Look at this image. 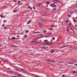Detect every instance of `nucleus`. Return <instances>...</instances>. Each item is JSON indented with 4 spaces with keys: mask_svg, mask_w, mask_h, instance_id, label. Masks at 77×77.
<instances>
[{
    "mask_svg": "<svg viewBox=\"0 0 77 77\" xmlns=\"http://www.w3.org/2000/svg\"><path fill=\"white\" fill-rule=\"evenodd\" d=\"M5 62H8V60H6L5 61Z\"/></svg>",
    "mask_w": 77,
    "mask_h": 77,
    "instance_id": "obj_45",
    "label": "nucleus"
},
{
    "mask_svg": "<svg viewBox=\"0 0 77 77\" xmlns=\"http://www.w3.org/2000/svg\"><path fill=\"white\" fill-rule=\"evenodd\" d=\"M30 9H31V10H32V8L31 7V8H30Z\"/></svg>",
    "mask_w": 77,
    "mask_h": 77,
    "instance_id": "obj_54",
    "label": "nucleus"
},
{
    "mask_svg": "<svg viewBox=\"0 0 77 77\" xmlns=\"http://www.w3.org/2000/svg\"><path fill=\"white\" fill-rule=\"evenodd\" d=\"M4 29H6V30H7V29H8V28H7L5 27H4Z\"/></svg>",
    "mask_w": 77,
    "mask_h": 77,
    "instance_id": "obj_28",
    "label": "nucleus"
},
{
    "mask_svg": "<svg viewBox=\"0 0 77 77\" xmlns=\"http://www.w3.org/2000/svg\"><path fill=\"white\" fill-rule=\"evenodd\" d=\"M66 23H68V21L66 20Z\"/></svg>",
    "mask_w": 77,
    "mask_h": 77,
    "instance_id": "obj_35",
    "label": "nucleus"
},
{
    "mask_svg": "<svg viewBox=\"0 0 77 77\" xmlns=\"http://www.w3.org/2000/svg\"><path fill=\"white\" fill-rule=\"evenodd\" d=\"M50 29H51V30H53V28H51Z\"/></svg>",
    "mask_w": 77,
    "mask_h": 77,
    "instance_id": "obj_60",
    "label": "nucleus"
},
{
    "mask_svg": "<svg viewBox=\"0 0 77 77\" xmlns=\"http://www.w3.org/2000/svg\"><path fill=\"white\" fill-rule=\"evenodd\" d=\"M50 61H51V60H47V62H50Z\"/></svg>",
    "mask_w": 77,
    "mask_h": 77,
    "instance_id": "obj_21",
    "label": "nucleus"
},
{
    "mask_svg": "<svg viewBox=\"0 0 77 77\" xmlns=\"http://www.w3.org/2000/svg\"><path fill=\"white\" fill-rule=\"evenodd\" d=\"M9 73H10L11 74H12V73H13V72H12V71H9L8 72Z\"/></svg>",
    "mask_w": 77,
    "mask_h": 77,
    "instance_id": "obj_11",
    "label": "nucleus"
},
{
    "mask_svg": "<svg viewBox=\"0 0 77 77\" xmlns=\"http://www.w3.org/2000/svg\"><path fill=\"white\" fill-rule=\"evenodd\" d=\"M4 22H5V23H6V22H7V21H5V20H4Z\"/></svg>",
    "mask_w": 77,
    "mask_h": 77,
    "instance_id": "obj_44",
    "label": "nucleus"
},
{
    "mask_svg": "<svg viewBox=\"0 0 77 77\" xmlns=\"http://www.w3.org/2000/svg\"><path fill=\"white\" fill-rule=\"evenodd\" d=\"M15 70H16V71H19V70H18L16 69H15Z\"/></svg>",
    "mask_w": 77,
    "mask_h": 77,
    "instance_id": "obj_38",
    "label": "nucleus"
},
{
    "mask_svg": "<svg viewBox=\"0 0 77 77\" xmlns=\"http://www.w3.org/2000/svg\"><path fill=\"white\" fill-rule=\"evenodd\" d=\"M46 45H50V42H48L46 43Z\"/></svg>",
    "mask_w": 77,
    "mask_h": 77,
    "instance_id": "obj_2",
    "label": "nucleus"
},
{
    "mask_svg": "<svg viewBox=\"0 0 77 77\" xmlns=\"http://www.w3.org/2000/svg\"><path fill=\"white\" fill-rule=\"evenodd\" d=\"M0 17H1L2 18H5V17L3 16L2 14L0 15Z\"/></svg>",
    "mask_w": 77,
    "mask_h": 77,
    "instance_id": "obj_8",
    "label": "nucleus"
},
{
    "mask_svg": "<svg viewBox=\"0 0 77 77\" xmlns=\"http://www.w3.org/2000/svg\"><path fill=\"white\" fill-rule=\"evenodd\" d=\"M50 27H54V26H50Z\"/></svg>",
    "mask_w": 77,
    "mask_h": 77,
    "instance_id": "obj_46",
    "label": "nucleus"
},
{
    "mask_svg": "<svg viewBox=\"0 0 77 77\" xmlns=\"http://www.w3.org/2000/svg\"><path fill=\"white\" fill-rule=\"evenodd\" d=\"M34 33L35 34V33H38V32H35Z\"/></svg>",
    "mask_w": 77,
    "mask_h": 77,
    "instance_id": "obj_37",
    "label": "nucleus"
},
{
    "mask_svg": "<svg viewBox=\"0 0 77 77\" xmlns=\"http://www.w3.org/2000/svg\"><path fill=\"white\" fill-rule=\"evenodd\" d=\"M31 7L30 6H29L28 7V8H29H29H30Z\"/></svg>",
    "mask_w": 77,
    "mask_h": 77,
    "instance_id": "obj_34",
    "label": "nucleus"
},
{
    "mask_svg": "<svg viewBox=\"0 0 77 77\" xmlns=\"http://www.w3.org/2000/svg\"><path fill=\"white\" fill-rule=\"evenodd\" d=\"M20 3H21V2H20V1H19V2L18 3V4H20Z\"/></svg>",
    "mask_w": 77,
    "mask_h": 77,
    "instance_id": "obj_39",
    "label": "nucleus"
},
{
    "mask_svg": "<svg viewBox=\"0 0 77 77\" xmlns=\"http://www.w3.org/2000/svg\"><path fill=\"white\" fill-rule=\"evenodd\" d=\"M18 75V76H21V75L20 74Z\"/></svg>",
    "mask_w": 77,
    "mask_h": 77,
    "instance_id": "obj_51",
    "label": "nucleus"
},
{
    "mask_svg": "<svg viewBox=\"0 0 77 77\" xmlns=\"http://www.w3.org/2000/svg\"><path fill=\"white\" fill-rule=\"evenodd\" d=\"M42 48H44V49H46V48L44 47H42Z\"/></svg>",
    "mask_w": 77,
    "mask_h": 77,
    "instance_id": "obj_24",
    "label": "nucleus"
},
{
    "mask_svg": "<svg viewBox=\"0 0 77 77\" xmlns=\"http://www.w3.org/2000/svg\"><path fill=\"white\" fill-rule=\"evenodd\" d=\"M44 36H41L39 37V39H40V38H44Z\"/></svg>",
    "mask_w": 77,
    "mask_h": 77,
    "instance_id": "obj_18",
    "label": "nucleus"
},
{
    "mask_svg": "<svg viewBox=\"0 0 77 77\" xmlns=\"http://www.w3.org/2000/svg\"><path fill=\"white\" fill-rule=\"evenodd\" d=\"M54 7H55V8H56V5H53L52 6V8H54Z\"/></svg>",
    "mask_w": 77,
    "mask_h": 77,
    "instance_id": "obj_15",
    "label": "nucleus"
},
{
    "mask_svg": "<svg viewBox=\"0 0 77 77\" xmlns=\"http://www.w3.org/2000/svg\"><path fill=\"white\" fill-rule=\"evenodd\" d=\"M45 38H48V36H45Z\"/></svg>",
    "mask_w": 77,
    "mask_h": 77,
    "instance_id": "obj_61",
    "label": "nucleus"
},
{
    "mask_svg": "<svg viewBox=\"0 0 77 77\" xmlns=\"http://www.w3.org/2000/svg\"><path fill=\"white\" fill-rule=\"evenodd\" d=\"M45 32H47V31H43V33H45Z\"/></svg>",
    "mask_w": 77,
    "mask_h": 77,
    "instance_id": "obj_19",
    "label": "nucleus"
},
{
    "mask_svg": "<svg viewBox=\"0 0 77 77\" xmlns=\"http://www.w3.org/2000/svg\"><path fill=\"white\" fill-rule=\"evenodd\" d=\"M50 52H51V53H53L54 52V50H52V51H51Z\"/></svg>",
    "mask_w": 77,
    "mask_h": 77,
    "instance_id": "obj_5",
    "label": "nucleus"
},
{
    "mask_svg": "<svg viewBox=\"0 0 77 77\" xmlns=\"http://www.w3.org/2000/svg\"><path fill=\"white\" fill-rule=\"evenodd\" d=\"M68 45H66L65 46H64V47H68Z\"/></svg>",
    "mask_w": 77,
    "mask_h": 77,
    "instance_id": "obj_32",
    "label": "nucleus"
},
{
    "mask_svg": "<svg viewBox=\"0 0 77 77\" xmlns=\"http://www.w3.org/2000/svg\"><path fill=\"white\" fill-rule=\"evenodd\" d=\"M52 5H52V4H51V5L50 6H51H51H52Z\"/></svg>",
    "mask_w": 77,
    "mask_h": 77,
    "instance_id": "obj_56",
    "label": "nucleus"
},
{
    "mask_svg": "<svg viewBox=\"0 0 77 77\" xmlns=\"http://www.w3.org/2000/svg\"><path fill=\"white\" fill-rule=\"evenodd\" d=\"M16 37H20V36H17Z\"/></svg>",
    "mask_w": 77,
    "mask_h": 77,
    "instance_id": "obj_40",
    "label": "nucleus"
},
{
    "mask_svg": "<svg viewBox=\"0 0 77 77\" xmlns=\"http://www.w3.org/2000/svg\"><path fill=\"white\" fill-rule=\"evenodd\" d=\"M68 63L69 64H71V63Z\"/></svg>",
    "mask_w": 77,
    "mask_h": 77,
    "instance_id": "obj_36",
    "label": "nucleus"
},
{
    "mask_svg": "<svg viewBox=\"0 0 77 77\" xmlns=\"http://www.w3.org/2000/svg\"><path fill=\"white\" fill-rule=\"evenodd\" d=\"M40 36H43V35L42 34H40Z\"/></svg>",
    "mask_w": 77,
    "mask_h": 77,
    "instance_id": "obj_50",
    "label": "nucleus"
},
{
    "mask_svg": "<svg viewBox=\"0 0 77 77\" xmlns=\"http://www.w3.org/2000/svg\"><path fill=\"white\" fill-rule=\"evenodd\" d=\"M32 8H33L34 9H35V7H34V6H33Z\"/></svg>",
    "mask_w": 77,
    "mask_h": 77,
    "instance_id": "obj_33",
    "label": "nucleus"
},
{
    "mask_svg": "<svg viewBox=\"0 0 77 77\" xmlns=\"http://www.w3.org/2000/svg\"><path fill=\"white\" fill-rule=\"evenodd\" d=\"M35 77H39V76L38 75H36L35 76Z\"/></svg>",
    "mask_w": 77,
    "mask_h": 77,
    "instance_id": "obj_41",
    "label": "nucleus"
},
{
    "mask_svg": "<svg viewBox=\"0 0 77 77\" xmlns=\"http://www.w3.org/2000/svg\"><path fill=\"white\" fill-rule=\"evenodd\" d=\"M77 21L76 20H73V22H77Z\"/></svg>",
    "mask_w": 77,
    "mask_h": 77,
    "instance_id": "obj_25",
    "label": "nucleus"
},
{
    "mask_svg": "<svg viewBox=\"0 0 77 77\" xmlns=\"http://www.w3.org/2000/svg\"><path fill=\"white\" fill-rule=\"evenodd\" d=\"M67 32H69V30H68V29H67Z\"/></svg>",
    "mask_w": 77,
    "mask_h": 77,
    "instance_id": "obj_49",
    "label": "nucleus"
},
{
    "mask_svg": "<svg viewBox=\"0 0 77 77\" xmlns=\"http://www.w3.org/2000/svg\"><path fill=\"white\" fill-rule=\"evenodd\" d=\"M52 5H54V4H52Z\"/></svg>",
    "mask_w": 77,
    "mask_h": 77,
    "instance_id": "obj_62",
    "label": "nucleus"
},
{
    "mask_svg": "<svg viewBox=\"0 0 77 77\" xmlns=\"http://www.w3.org/2000/svg\"><path fill=\"white\" fill-rule=\"evenodd\" d=\"M44 44H46L48 42V40H45L44 41H43Z\"/></svg>",
    "mask_w": 77,
    "mask_h": 77,
    "instance_id": "obj_1",
    "label": "nucleus"
},
{
    "mask_svg": "<svg viewBox=\"0 0 77 77\" xmlns=\"http://www.w3.org/2000/svg\"><path fill=\"white\" fill-rule=\"evenodd\" d=\"M45 9H46V11H48V8H45Z\"/></svg>",
    "mask_w": 77,
    "mask_h": 77,
    "instance_id": "obj_23",
    "label": "nucleus"
},
{
    "mask_svg": "<svg viewBox=\"0 0 77 77\" xmlns=\"http://www.w3.org/2000/svg\"><path fill=\"white\" fill-rule=\"evenodd\" d=\"M51 42H53V40L52 39H51Z\"/></svg>",
    "mask_w": 77,
    "mask_h": 77,
    "instance_id": "obj_55",
    "label": "nucleus"
},
{
    "mask_svg": "<svg viewBox=\"0 0 77 77\" xmlns=\"http://www.w3.org/2000/svg\"><path fill=\"white\" fill-rule=\"evenodd\" d=\"M42 24L41 23H38V25L39 27H42Z\"/></svg>",
    "mask_w": 77,
    "mask_h": 77,
    "instance_id": "obj_3",
    "label": "nucleus"
},
{
    "mask_svg": "<svg viewBox=\"0 0 77 77\" xmlns=\"http://www.w3.org/2000/svg\"><path fill=\"white\" fill-rule=\"evenodd\" d=\"M53 43H50V45H51V44H52Z\"/></svg>",
    "mask_w": 77,
    "mask_h": 77,
    "instance_id": "obj_42",
    "label": "nucleus"
},
{
    "mask_svg": "<svg viewBox=\"0 0 77 77\" xmlns=\"http://www.w3.org/2000/svg\"><path fill=\"white\" fill-rule=\"evenodd\" d=\"M21 65L20 64H18L17 65V68H20V66Z\"/></svg>",
    "mask_w": 77,
    "mask_h": 77,
    "instance_id": "obj_7",
    "label": "nucleus"
},
{
    "mask_svg": "<svg viewBox=\"0 0 77 77\" xmlns=\"http://www.w3.org/2000/svg\"><path fill=\"white\" fill-rule=\"evenodd\" d=\"M75 27H77V24L75 25Z\"/></svg>",
    "mask_w": 77,
    "mask_h": 77,
    "instance_id": "obj_48",
    "label": "nucleus"
},
{
    "mask_svg": "<svg viewBox=\"0 0 77 77\" xmlns=\"http://www.w3.org/2000/svg\"><path fill=\"white\" fill-rule=\"evenodd\" d=\"M61 47H62V48H64V46H62Z\"/></svg>",
    "mask_w": 77,
    "mask_h": 77,
    "instance_id": "obj_59",
    "label": "nucleus"
},
{
    "mask_svg": "<svg viewBox=\"0 0 77 77\" xmlns=\"http://www.w3.org/2000/svg\"><path fill=\"white\" fill-rule=\"evenodd\" d=\"M62 77H65V75H63Z\"/></svg>",
    "mask_w": 77,
    "mask_h": 77,
    "instance_id": "obj_47",
    "label": "nucleus"
},
{
    "mask_svg": "<svg viewBox=\"0 0 77 77\" xmlns=\"http://www.w3.org/2000/svg\"><path fill=\"white\" fill-rule=\"evenodd\" d=\"M56 8H53L52 9V11H56Z\"/></svg>",
    "mask_w": 77,
    "mask_h": 77,
    "instance_id": "obj_6",
    "label": "nucleus"
},
{
    "mask_svg": "<svg viewBox=\"0 0 77 77\" xmlns=\"http://www.w3.org/2000/svg\"><path fill=\"white\" fill-rule=\"evenodd\" d=\"M39 43H40V42H36V43H35V44H39Z\"/></svg>",
    "mask_w": 77,
    "mask_h": 77,
    "instance_id": "obj_31",
    "label": "nucleus"
},
{
    "mask_svg": "<svg viewBox=\"0 0 77 77\" xmlns=\"http://www.w3.org/2000/svg\"><path fill=\"white\" fill-rule=\"evenodd\" d=\"M36 42V41L34 40L32 41V42Z\"/></svg>",
    "mask_w": 77,
    "mask_h": 77,
    "instance_id": "obj_16",
    "label": "nucleus"
},
{
    "mask_svg": "<svg viewBox=\"0 0 77 77\" xmlns=\"http://www.w3.org/2000/svg\"><path fill=\"white\" fill-rule=\"evenodd\" d=\"M74 65L77 66V64H74Z\"/></svg>",
    "mask_w": 77,
    "mask_h": 77,
    "instance_id": "obj_63",
    "label": "nucleus"
},
{
    "mask_svg": "<svg viewBox=\"0 0 77 77\" xmlns=\"http://www.w3.org/2000/svg\"><path fill=\"white\" fill-rule=\"evenodd\" d=\"M5 26V25L4 24H3L2 25V26L3 27V26Z\"/></svg>",
    "mask_w": 77,
    "mask_h": 77,
    "instance_id": "obj_58",
    "label": "nucleus"
},
{
    "mask_svg": "<svg viewBox=\"0 0 77 77\" xmlns=\"http://www.w3.org/2000/svg\"><path fill=\"white\" fill-rule=\"evenodd\" d=\"M69 25H70V26H71V23H69Z\"/></svg>",
    "mask_w": 77,
    "mask_h": 77,
    "instance_id": "obj_57",
    "label": "nucleus"
},
{
    "mask_svg": "<svg viewBox=\"0 0 77 77\" xmlns=\"http://www.w3.org/2000/svg\"><path fill=\"white\" fill-rule=\"evenodd\" d=\"M17 12V10H14V11H13V12L14 13H15V12Z\"/></svg>",
    "mask_w": 77,
    "mask_h": 77,
    "instance_id": "obj_13",
    "label": "nucleus"
},
{
    "mask_svg": "<svg viewBox=\"0 0 77 77\" xmlns=\"http://www.w3.org/2000/svg\"><path fill=\"white\" fill-rule=\"evenodd\" d=\"M12 39L14 40V39H15V37H12Z\"/></svg>",
    "mask_w": 77,
    "mask_h": 77,
    "instance_id": "obj_10",
    "label": "nucleus"
},
{
    "mask_svg": "<svg viewBox=\"0 0 77 77\" xmlns=\"http://www.w3.org/2000/svg\"><path fill=\"white\" fill-rule=\"evenodd\" d=\"M71 30H72V31L74 33V31H73V29H71Z\"/></svg>",
    "mask_w": 77,
    "mask_h": 77,
    "instance_id": "obj_29",
    "label": "nucleus"
},
{
    "mask_svg": "<svg viewBox=\"0 0 77 77\" xmlns=\"http://www.w3.org/2000/svg\"><path fill=\"white\" fill-rule=\"evenodd\" d=\"M20 69L21 71H24V69Z\"/></svg>",
    "mask_w": 77,
    "mask_h": 77,
    "instance_id": "obj_20",
    "label": "nucleus"
},
{
    "mask_svg": "<svg viewBox=\"0 0 77 77\" xmlns=\"http://www.w3.org/2000/svg\"><path fill=\"white\" fill-rule=\"evenodd\" d=\"M13 47H16V46H15V45H13Z\"/></svg>",
    "mask_w": 77,
    "mask_h": 77,
    "instance_id": "obj_52",
    "label": "nucleus"
},
{
    "mask_svg": "<svg viewBox=\"0 0 77 77\" xmlns=\"http://www.w3.org/2000/svg\"><path fill=\"white\" fill-rule=\"evenodd\" d=\"M50 2H47V5H49V4H50Z\"/></svg>",
    "mask_w": 77,
    "mask_h": 77,
    "instance_id": "obj_9",
    "label": "nucleus"
},
{
    "mask_svg": "<svg viewBox=\"0 0 77 77\" xmlns=\"http://www.w3.org/2000/svg\"><path fill=\"white\" fill-rule=\"evenodd\" d=\"M73 20H75V18L74 17H73L72 18Z\"/></svg>",
    "mask_w": 77,
    "mask_h": 77,
    "instance_id": "obj_53",
    "label": "nucleus"
},
{
    "mask_svg": "<svg viewBox=\"0 0 77 77\" xmlns=\"http://www.w3.org/2000/svg\"><path fill=\"white\" fill-rule=\"evenodd\" d=\"M51 62H53L54 63L55 62V61H51Z\"/></svg>",
    "mask_w": 77,
    "mask_h": 77,
    "instance_id": "obj_27",
    "label": "nucleus"
},
{
    "mask_svg": "<svg viewBox=\"0 0 77 77\" xmlns=\"http://www.w3.org/2000/svg\"><path fill=\"white\" fill-rule=\"evenodd\" d=\"M74 60H75V59H73V60H71V61H74Z\"/></svg>",
    "mask_w": 77,
    "mask_h": 77,
    "instance_id": "obj_43",
    "label": "nucleus"
},
{
    "mask_svg": "<svg viewBox=\"0 0 77 77\" xmlns=\"http://www.w3.org/2000/svg\"><path fill=\"white\" fill-rule=\"evenodd\" d=\"M27 35H25L23 36V37L25 38H27Z\"/></svg>",
    "mask_w": 77,
    "mask_h": 77,
    "instance_id": "obj_17",
    "label": "nucleus"
},
{
    "mask_svg": "<svg viewBox=\"0 0 77 77\" xmlns=\"http://www.w3.org/2000/svg\"><path fill=\"white\" fill-rule=\"evenodd\" d=\"M55 2H57V3H59V1L58 0H55Z\"/></svg>",
    "mask_w": 77,
    "mask_h": 77,
    "instance_id": "obj_12",
    "label": "nucleus"
},
{
    "mask_svg": "<svg viewBox=\"0 0 77 77\" xmlns=\"http://www.w3.org/2000/svg\"><path fill=\"white\" fill-rule=\"evenodd\" d=\"M72 72L73 73H75V72H75V71H73Z\"/></svg>",
    "mask_w": 77,
    "mask_h": 77,
    "instance_id": "obj_30",
    "label": "nucleus"
},
{
    "mask_svg": "<svg viewBox=\"0 0 77 77\" xmlns=\"http://www.w3.org/2000/svg\"><path fill=\"white\" fill-rule=\"evenodd\" d=\"M11 77H17V76H12Z\"/></svg>",
    "mask_w": 77,
    "mask_h": 77,
    "instance_id": "obj_64",
    "label": "nucleus"
},
{
    "mask_svg": "<svg viewBox=\"0 0 77 77\" xmlns=\"http://www.w3.org/2000/svg\"><path fill=\"white\" fill-rule=\"evenodd\" d=\"M67 16H68L69 17H71V15H68Z\"/></svg>",
    "mask_w": 77,
    "mask_h": 77,
    "instance_id": "obj_26",
    "label": "nucleus"
},
{
    "mask_svg": "<svg viewBox=\"0 0 77 77\" xmlns=\"http://www.w3.org/2000/svg\"><path fill=\"white\" fill-rule=\"evenodd\" d=\"M28 32H29V31H28V30H27L26 31V32H26V33H28Z\"/></svg>",
    "mask_w": 77,
    "mask_h": 77,
    "instance_id": "obj_22",
    "label": "nucleus"
},
{
    "mask_svg": "<svg viewBox=\"0 0 77 77\" xmlns=\"http://www.w3.org/2000/svg\"><path fill=\"white\" fill-rule=\"evenodd\" d=\"M31 22V20H29L28 22L27 23V24H29Z\"/></svg>",
    "mask_w": 77,
    "mask_h": 77,
    "instance_id": "obj_4",
    "label": "nucleus"
},
{
    "mask_svg": "<svg viewBox=\"0 0 77 77\" xmlns=\"http://www.w3.org/2000/svg\"><path fill=\"white\" fill-rule=\"evenodd\" d=\"M52 39L54 40V41L55 40V37L52 38Z\"/></svg>",
    "mask_w": 77,
    "mask_h": 77,
    "instance_id": "obj_14",
    "label": "nucleus"
}]
</instances>
